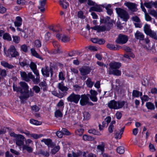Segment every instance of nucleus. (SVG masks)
<instances>
[{
    "label": "nucleus",
    "instance_id": "nucleus-27",
    "mask_svg": "<svg viewBox=\"0 0 157 157\" xmlns=\"http://www.w3.org/2000/svg\"><path fill=\"white\" fill-rule=\"evenodd\" d=\"M59 3L60 5L64 9H66L68 6V4L66 0H59Z\"/></svg>",
    "mask_w": 157,
    "mask_h": 157
},
{
    "label": "nucleus",
    "instance_id": "nucleus-24",
    "mask_svg": "<svg viewBox=\"0 0 157 157\" xmlns=\"http://www.w3.org/2000/svg\"><path fill=\"white\" fill-rule=\"evenodd\" d=\"M58 87L59 89L63 92L66 91L68 90L67 87L64 86V83L63 82L58 84Z\"/></svg>",
    "mask_w": 157,
    "mask_h": 157
},
{
    "label": "nucleus",
    "instance_id": "nucleus-3",
    "mask_svg": "<svg viewBox=\"0 0 157 157\" xmlns=\"http://www.w3.org/2000/svg\"><path fill=\"white\" fill-rule=\"evenodd\" d=\"M10 135L14 138L13 141L15 142L16 145L18 146H23L24 145V141L25 138L21 134H17L14 132H11Z\"/></svg>",
    "mask_w": 157,
    "mask_h": 157
},
{
    "label": "nucleus",
    "instance_id": "nucleus-61",
    "mask_svg": "<svg viewBox=\"0 0 157 157\" xmlns=\"http://www.w3.org/2000/svg\"><path fill=\"white\" fill-rule=\"evenodd\" d=\"M145 19L147 21H150L151 20L152 18L147 13L145 14Z\"/></svg>",
    "mask_w": 157,
    "mask_h": 157
},
{
    "label": "nucleus",
    "instance_id": "nucleus-48",
    "mask_svg": "<svg viewBox=\"0 0 157 157\" xmlns=\"http://www.w3.org/2000/svg\"><path fill=\"white\" fill-rule=\"evenodd\" d=\"M43 136L42 134H30V136L31 137H33L34 139H37Z\"/></svg>",
    "mask_w": 157,
    "mask_h": 157
},
{
    "label": "nucleus",
    "instance_id": "nucleus-33",
    "mask_svg": "<svg viewBox=\"0 0 157 157\" xmlns=\"http://www.w3.org/2000/svg\"><path fill=\"white\" fill-rule=\"evenodd\" d=\"M105 146V144L104 143L102 142L101 143V144L97 146V149L99 151L101 152V153L103 152L104 151V147Z\"/></svg>",
    "mask_w": 157,
    "mask_h": 157
},
{
    "label": "nucleus",
    "instance_id": "nucleus-57",
    "mask_svg": "<svg viewBox=\"0 0 157 157\" xmlns=\"http://www.w3.org/2000/svg\"><path fill=\"white\" fill-rule=\"evenodd\" d=\"M47 51V48L46 47H42L40 50V52L44 55L46 54V52Z\"/></svg>",
    "mask_w": 157,
    "mask_h": 157
},
{
    "label": "nucleus",
    "instance_id": "nucleus-59",
    "mask_svg": "<svg viewBox=\"0 0 157 157\" xmlns=\"http://www.w3.org/2000/svg\"><path fill=\"white\" fill-rule=\"evenodd\" d=\"M83 116L84 117V119L86 120L89 119L90 115L89 113L87 112H84L83 113Z\"/></svg>",
    "mask_w": 157,
    "mask_h": 157
},
{
    "label": "nucleus",
    "instance_id": "nucleus-58",
    "mask_svg": "<svg viewBox=\"0 0 157 157\" xmlns=\"http://www.w3.org/2000/svg\"><path fill=\"white\" fill-rule=\"evenodd\" d=\"M21 49L24 52H26L28 51L27 46L25 44H23L21 46Z\"/></svg>",
    "mask_w": 157,
    "mask_h": 157
},
{
    "label": "nucleus",
    "instance_id": "nucleus-38",
    "mask_svg": "<svg viewBox=\"0 0 157 157\" xmlns=\"http://www.w3.org/2000/svg\"><path fill=\"white\" fill-rule=\"evenodd\" d=\"M148 36L154 39L157 40V32H156L152 31Z\"/></svg>",
    "mask_w": 157,
    "mask_h": 157
},
{
    "label": "nucleus",
    "instance_id": "nucleus-55",
    "mask_svg": "<svg viewBox=\"0 0 157 157\" xmlns=\"http://www.w3.org/2000/svg\"><path fill=\"white\" fill-rule=\"evenodd\" d=\"M131 19L133 21L137 22H140V20L138 17L137 16H135L132 17Z\"/></svg>",
    "mask_w": 157,
    "mask_h": 157
},
{
    "label": "nucleus",
    "instance_id": "nucleus-36",
    "mask_svg": "<svg viewBox=\"0 0 157 157\" xmlns=\"http://www.w3.org/2000/svg\"><path fill=\"white\" fill-rule=\"evenodd\" d=\"M41 142H44L45 144L48 146L51 145L52 141L50 139H43L41 140Z\"/></svg>",
    "mask_w": 157,
    "mask_h": 157
},
{
    "label": "nucleus",
    "instance_id": "nucleus-43",
    "mask_svg": "<svg viewBox=\"0 0 157 157\" xmlns=\"http://www.w3.org/2000/svg\"><path fill=\"white\" fill-rule=\"evenodd\" d=\"M117 151L119 154H123L124 152V148L122 146L119 147L117 148Z\"/></svg>",
    "mask_w": 157,
    "mask_h": 157
},
{
    "label": "nucleus",
    "instance_id": "nucleus-37",
    "mask_svg": "<svg viewBox=\"0 0 157 157\" xmlns=\"http://www.w3.org/2000/svg\"><path fill=\"white\" fill-rule=\"evenodd\" d=\"M96 11L98 12H100L101 11V10L99 7L97 6H93L91 7L89 10V11Z\"/></svg>",
    "mask_w": 157,
    "mask_h": 157
},
{
    "label": "nucleus",
    "instance_id": "nucleus-21",
    "mask_svg": "<svg viewBox=\"0 0 157 157\" xmlns=\"http://www.w3.org/2000/svg\"><path fill=\"white\" fill-rule=\"evenodd\" d=\"M21 76L23 78L24 80L27 82L29 81V79H31L28 75V73L27 75L25 72L24 71H20Z\"/></svg>",
    "mask_w": 157,
    "mask_h": 157
},
{
    "label": "nucleus",
    "instance_id": "nucleus-1",
    "mask_svg": "<svg viewBox=\"0 0 157 157\" xmlns=\"http://www.w3.org/2000/svg\"><path fill=\"white\" fill-rule=\"evenodd\" d=\"M29 67L34 74L36 75V78L31 72L28 73V75L33 82L35 84H37L40 82V77L39 71L37 69L36 65L33 62H31Z\"/></svg>",
    "mask_w": 157,
    "mask_h": 157
},
{
    "label": "nucleus",
    "instance_id": "nucleus-5",
    "mask_svg": "<svg viewBox=\"0 0 157 157\" xmlns=\"http://www.w3.org/2000/svg\"><path fill=\"white\" fill-rule=\"evenodd\" d=\"M116 10L118 16L123 21H126L129 19V15L126 11L119 8H116Z\"/></svg>",
    "mask_w": 157,
    "mask_h": 157
},
{
    "label": "nucleus",
    "instance_id": "nucleus-15",
    "mask_svg": "<svg viewBox=\"0 0 157 157\" xmlns=\"http://www.w3.org/2000/svg\"><path fill=\"white\" fill-rule=\"evenodd\" d=\"M47 0H40L39 2L40 5L38 6L41 12H43L45 11L44 6L46 4Z\"/></svg>",
    "mask_w": 157,
    "mask_h": 157
},
{
    "label": "nucleus",
    "instance_id": "nucleus-31",
    "mask_svg": "<svg viewBox=\"0 0 157 157\" xmlns=\"http://www.w3.org/2000/svg\"><path fill=\"white\" fill-rule=\"evenodd\" d=\"M142 93L136 90H134L132 93V96L135 97H139L140 96H141Z\"/></svg>",
    "mask_w": 157,
    "mask_h": 157
},
{
    "label": "nucleus",
    "instance_id": "nucleus-28",
    "mask_svg": "<svg viewBox=\"0 0 157 157\" xmlns=\"http://www.w3.org/2000/svg\"><path fill=\"white\" fill-rule=\"evenodd\" d=\"M116 101L115 100H112L110 101L108 103V107L111 109H116Z\"/></svg>",
    "mask_w": 157,
    "mask_h": 157
},
{
    "label": "nucleus",
    "instance_id": "nucleus-11",
    "mask_svg": "<svg viewBox=\"0 0 157 157\" xmlns=\"http://www.w3.org/2000/svg\"><path fill=\"white\" fill-rule=\"evenodd\" d=\"M34 95V93L31 90L29 91H28V92L25 93L23 94H21V95L19 97L22 100L24 99H26L30 97H32Z\"/></svg>",
    "mask_w": 157,
    "mask_h": 157
},
{
    "label": "nucleus",
    "instance_id": "nucleus-12",
    "mask_svg": "<svg viewBox=\"0 0 157 157\" xmlns=\"http://www.w3.org/2000/svg\"><path fill=\"white\" fill-rule=\"evenodd\" d=\"M80 74L84 76L89 74L90 71V68L88 67H82L79 69Z\"/></svg>",
    "mask_w": 157,
    "mask_h": 157
},
{
    "label": "nucleus",
    "instance_id": "nucleus-62",
    "mask_svg": "<svg viewBox=\"0 0 157 157\" xmlns=\"http://www.w3.org/2000/svg\"><path fill=\"white\" fill-rule=\"evenodd\" d=\"M32 109L35 112H38L39 110V107L36 105H34L31 107Z\"/></svg>",
    "mask_w": 157,
    "mask_h": 157
},
{
    "label": "nucleus",
    "instance_id": "nucleus-39",
    "mask_svg": "<svg viewBox=\"0 0 157 157\" xmlns=\"http://www.w3.org/2000/svg\"><path fill=\"white\" fill-rule=\"evenodd\" d=\"M7 75L6 70L5 69H2L0 68V75L2 78H4Z\"/></svg>",
    "mask_w": 157,
    "mask_h": 157
},
{
    "label": "nucleus",
    "instance_id": "nucleus-25",
    "mask_svg": "<svg viewBox=\"0 0 157 157\" xmlns=\"http://www.w3.org/2000/svg\"><path fill=\"white\" fill-rule=\"evenodd\" d=\"M30 50L31 53L33 56L41 60L43 59V58L37 53L35 49L32 48Z\"/></svg>",
    "mask_w": 157,
    "mask_h": 157
},
{
    "label": "nucleus",
    "instance_id": "nucleus-32",
    "mask_svg": "<svg viewBox=\"0 0 157 157\" xmlns=\"http://www.w3.org/2000/svg\"><path fill=\"white\" fill-rule=\"evenodd\" d=\"M39 86L42 88L44 91L46 90L47 89V84L45 81H43L41 82L39 84Z\"/></svg>",
    "mask_w": 157,
    "mask_h": 157
},
{
    "label": "nucleus",
    "instance_id": "nucleus-13",
    "mask_svg": "<svg viewBox=\"0 0 157 157\" xmlns=\"http://www.w3.org/2000/svg\"><path fill=\"white\" fill-rule=\"evenodd\" d=\"M90 95L89 94L88 95L90 96V98L93 101L96 102L97 101V98L96 96L98 94L97 92L95 90H91L90 91Z\"/></svg>",
    "mask_w": 157,
    "mask_h": 157
},
{
    "label": "nucleus",
    "instance_id": "nucleus-16",
    "mask_svg": "<svg viewBox=\"0 0 157 157\" xmlns=\"http://www.w3.org/2000/svg\"><path fill=\"white\" fill-rule=\"evenodd\" d=\"M91 29L95 30H97L98 32L105 31L107 29L106 26H99L98 25L91 27Z\"/></svg>",
    "mask_w": 157,
    "mask_h": 157
},
{
    "label": "nucleus",
    "instance_id": "nucleus-63",
    "mask_svg": "<svg viewBox=\"0 0 157 157\" xmlns=\"http://www.w3.org/2000/svg\"><path fill=\"white\" fill-rule=\"evenodd\" d=\"M10 151L12 153L18 156L20 155V153L19 151H17L13 149H10Z\"/></svg>",
    "mask_w": 157,
    "mask_h": 157
},
{
    "label": "nucleus",
    "instance_id": "nucleus-47",
    "mask_svg": "<svg viewBox=\"0 0 157 157\" xmlns=\"http://www.w3.org/2000/svg\"><path fill=\"white\" fill-rule=\"evenodd\" d=\"M149 14L157 19V12L154 10H150Z\"/></svg>",
    "mask_w": 157,
    "mask_h": 157
},
{
    "label": "nucleus",
    "instance_id": "nucleus-42",
    "mask_svg": "<svg viewBox=\"0 0 157 157\" xmlns=\"http://www.w3.org/2000/svg\"><path fill=\"white\" fill-rule=\"evenodd\" d=\"M34 46L36 48H39L40 47L41 45V41L39 40H35L34 43Z\"/></svg>",
    "mask_w": 157,
    "mask_h": 157
},
{
    "label": "nucleus",
    "instance_id": "nucleus-40",
    "mask_svg": "<svg viewBox=\"0 0 157 157\" xmlns=\"http://www.w3.org/2000/svg\"><path fill=\"white\" fill-rule=\"evenodd\" d=\"M13 41L15 44H18L20 40V37L17 36H12Z\"/></svg>",
    "mask_w": 157,
    "mask_h": 157
},
{
    "label": "nucleus",
    "instance_id": "nucleus-46",
    "mask_svg": "<svg viewBox=\"0 0 157 157\" xmlns=\"http://www.w3.org/2000/svg\"><path fill=\"white\" fill-rule=\"evenodd\" d=\"M82 138L83 140L85 141H91L93 140V138L91 136L86 135H84Z\"/></svg>",
    "mask_w": 157,
    "mask_h": 157
},
{
    "label": "nucleus",
    "instance_id": "nucleus-8",
    "mask_svg": "<svg viewBox=\"0 0 157 157\" xmlns=\"http://www.w3.org/2000/svg\"><path fill=\"white\" fill-rule=\"evenodd\" d=\"M128 40V36L120 34L116 40L117 43L121 44H125Z\"/></svg>",
    "mask_w": 157,
    "mask_h": 157
},
{
    "label": "nucleus",
    "instance_id": "nucleus-53",
    "mask_svg": "<svg viewBox=\"0 0 157 157\" xmlns=\"http://www.w3.org/2000/svg\"><path fill=\"white\" fill-rule=\"evenodd\" d=\"M39 153L40 154L47 157L49 155V153L47 151H44L42 150H40V151Z\"/></svg>",
    "mask_w": 157,
    "mask_h": 157
},
{
    "label": "nucleus",
    "instance_id": "nucleus-4",
    "mask_svg": "<svg viewBox=\"0 0 157 157\" xmlns=\"http://www.w3.org/2000/svg\"><path fill=\"white\" fill-rule=\"evenodd\" d=\"M20 87H15L13 86V89L14 90L19 92L22 94L28 92L29 86L25 82H21L20 83Z\"/></svg>",
    "mask_w": 157,
    "mask_h": 157
},
{
    "label": "nucleus",
    "instance_id": "nucleus-56",
    "mask_svg": "<svg viewBox=\"0 0 157 157\" xmlns=\"http://www.w3.org/2000/svg\"><path fill=\"white\" fill-rule=\"evenodd\" d=\"M88 132L90 133H92L94 135H98L99 132L94 129H90L88 131Z\"/></svg>",
    "mask_w": 157,
    "mask_h": 157
},
{
    "label": "nucleus",
    "instance_id": "nucleus-34",
    "mask_svg": "<svg viewBox=\"0 0 157 157\" xmlns=\"http://www.w3.org/2000/svg\"><path fill=\"white\" fill-rule=\"evenodd\" d=\"M22 150H26L29 153H31L33 151V149L31 147L29 146L28 145L25 144L23 146Z\"/></svg>",
    "mask_w": 157,
    "mask_h": 157
},
{
    "label": "nucleus",
    "instance_id": "nucleus-26",
    "mask_svg": "<svg viewBox=\"0 0 157 157\" xmlns=\"http://www.w3.org/2000/svg\"><path fill=\"white\" fill-rule=\"evenodd\" d=\"M144 28L145 33L148 35L152 31L150 29V25L147 24H146L145 25Z\"/></svg>",
    "mask_w": 157,
    "mask_h": 157
},
{
    "label": "nucleus",
    "instance_id": "nucleus-22",
    "mask_svg": "<svg viewBox=\"0 0 157 157\" xmlns=\"http://www.w3.org/2000/svg\"><path fill=\"white\" fill-rule=\"evenodd\" d=\"M106 47L109 49L113 50H118L120 47V46L117 45H115L113 44H108L106 45Z\"/></svg>",
    "mask_w": 157,
    "mask_h": 157
},
{
    "label": "nucleus",
    "instance_id": "nucleus-30",
    "mask_svg": "<svg viewBox=\"0 0 157 157\" xmlns=\"http://www.w3.org/2000/svg\"><path fill=\"white\" fill-rule=\"evenodd\" d=\"M125 104V102L123 101H116V109L121 108H122Z\"/></svg>",
    "mask_w": 157,
    "mask_h": 157
},
{
    "label": "nucleus",
    "instance_id": "nucleus-23",
    "mask_svg": "<svg viewBox=\"0 0 157 157\" xmlns=\"http://www.w3.org/2000/svg\"><path fill=\"white\" fill-rule=\"evenodd\" d=\"M123 49L126 52H128V53H129L130 57L132 58H134L135 57L134 55L131 52L132 49L130 48L128 46H124L123 47Z\"/></svg>",
    "mask_w": 157,
    "mask_h": 157
},
{
    "label": "nucleus",
    "instance_id": "nucleus-7",
    "mask_svg": "<svg viewBox=\"0 0 157 157\" xmlns=\"http://www.w3.org/2000/svg\"><path fill=\"white\" fill-rule=\"evenodd\" d=\"M80 96L78 94H75L74 93L71 94L67 98L68 101L77 104L78 103L80 99Z\"/></svg>",
    "mask_w": 157,
    "mask_h": 157
},
{
    "label": "nucleus",
    "instance_id": "nucleus-17",
    "mask_svg": "<svg viewBox=\"0 0 157 157\" xmlns=\"http://www.w3.org/2000/svg\"><path fill=\"white\" fill-rule=\"evenodd\" d=\"M91 41L94 43H97L99 44H102L105 43V40L103 39H98L97 38H92Z\"/></svg>",
    "mask_w": 157,
    "mask_h": 157
},
{
    "label": "nucleus",
    "instance_id": "nucleus-10",
    "mask_svg": "<svg viewBox=\"0 0 157 157\" xmlns=\"http://www.w3.org/2000/svg\"><path fill=\"white\" fill-rule=\"evenodd\" d=\"M124 4L132 12L136 11L137 10L136 8L137 5L134 3L130 2H126Z\"/></svg>",
    "mask_w": 157,
    "mask_h": 157
},
{
    "label": "nucleus",
    "instance_id": "nucleus-14",
    "mask_svg": "<svg viewBox=\"0 0 157 157\" xmlns=\"http://www.w3.org/2000/svg\"><path fill=\"white\" fill-rule=\"evenodd\" d=\"M81 99L80 101V104L82 105H86L88 102L89 98L85 95H82L81 96Z\"/></svg>",
    "mask_w": 157,
    "mask_h": 157
},
{
    "label": "nucleus",
    "instance_id": "nucleus-35",
    "mask_svg": "<svg viewBox=\"0 0 157 157\" xmlns=\"http://www.w3.org/2000/svg\"><path fill=\"white\" fill-rule=\"evenodd\" d=\"M94 82L91 81L90 78H88L86 82V84L87 86L90 87L91 88L94 84Z\"/></svg>",
    "mask_w": 157,
    "mask_h": 157
},
{
    "label": "nucleus",
    "instance_id": "nucleus-29",
    "mask_svg": "<svg viewBox=\"0 0 157 157\" xmlns=\"http://www.w3.org/2000/svg\"><path fill=\"white\" fill-rule=\"evenodd\" d=\"M70 40V37L66 35L63 34L62 36L61 41L63 42L66 43L69 42Z\"/></svg>",
    "mask_w": 157,
    "mask_h": 157
},
{
    "label": "nucleus",
    "instance_id": "nucleus-18",
    "mask_svg": "<svg viewBox=\"0 0 157 157\" xmlns=\"http://www.w3.org/2000/svg\"><path fill=\"white\" fill-rule=\"evenodd\" d=\"M135 36L136 39L139 40H144V34L139 31H136L135 34Z\"/></svg>",
    "mask_w": 157,
    "mask_h": 157
},
{
    "label": "nucleus",
    "instance_id": "nucleus-44",
    "mask_svg": "<svg viewBox=\"0 0 157 157\" xmlns=\"http://www.w3.org/2000/svg\"><path fill=\"white\" fill-rule=\"evenodd\" d=\"M3 38L5 40H6L8 41H11L12 40L11 37L10 35L7 33H6L3 34Z\"/></svg>",
    "mask_w": 157,
    "mask_h": 157
},
{
    "label": "nucleus",
    "instance_id": "nucleus-52",
    "mask_svg": "<svg viewBox=\"0 0 157 157\" xmlns=\"http://www.w3.org/2000/svg\"><path fill=\"white\" fill-rule=\"evenodd\" d=\"M78 17L81 19H84L85 18V16L83 15V12L81 11L78 12Z\"/></svg>",
    "mask_w": 157,
    "mask_h": 157
},
{
    "label": "nucleus",
    "instance_id": "nucleus-9",
    "mask_svg": "<svg viewBox=\"0 0 157 157\" xmlns=\"http://www.w3.org/2000/svg\"><path fill=\"white\" fill-rule=\"evenodd\" d=\"M7 52L8 54L11 55V57H16L19 55L18 52L13 45H11L8 49Z\"/></svg>",
    "mask_w": 157,
    "mask_h": 157
},
{
    "label": "nucleus",
    "instance_id": "nucleus-6",
    "mask_svg": "<svg viewBox=\"0 0 157 157\" xmlns=\"http://www.w3.org/2000/svg\"><path fill=\"white\" fill-rule=\"evenodd\" d=\"M41 71L42 75L46 77H48L49 76V72L51 73V76L52 77L53 74V69L51 67L45 66L44 67L42 68Z\"/></svg>",
    "mask_w": 157,
    "mask_h": 157
},
{
    "label": "nucleus",
    "instance_id": "nucleus-51",
    "mask_svg": "<svg viewBox=\"0 0 157 157\" xmlns=\"http://www.w3.org/2000/svg\"><path fill=\"white\" fill-rule=\"evenodd\" d=\"M33 89L36 93H38L40 91V88L37 86H34L33 88Z\"/></svg>",
    "mask_w": 157,
    "mask_h": 157
},
{
    "label": "nucleus",
    "instance_id": "nucleus-19",
    "mask_svg": "<svg viewBox=\"0 0 157 157\" xmlns=\"http://www.w3.org/2000/svg\"><path fill=\"white\" fill-rule=\"evenodd\" d=\"M1 65L4 67L8 68L9 69H12L14 68V66L9 63L5 61H2L1 62Z\"/></svg>",
    "mask_w": 157,
    "mask_h": 157
},
{
    "label": "nucleus",
    "instance_id": "nucleus-50",
    "mask_svg": "<svg viewBox=\"0 0 157 157\" xmlns=\"http://www.w3.org/2000/svg\"><path fill=\"white\" fill-rule=\"evenodd\" d=\"M30 122L32 124L36 125H40L41 124V122L39 121L34 119H31L30 120Z\"/></svg>",
    "mask_w": 157,
    "mask_h": 157
},
{
    "label": "nucleus",
    "instance_id": "nucleus-20",
    "mask_svg": "<svg viewBox=\"0 0 157 157\" xmlns=\"http://www.w3.org/2000/svg\"><path fill=\"white\" fill-rule=\"evenodd\" d=\"M124 127H123L122 128L120 131V132H119L117 130L115 131V138L116 139H120L121 138V136L122 134L123 133V132L124 131Z\"/></svg>",
    "mask_w": 157,
    "mask_h": 157
},
{
    "label": "nucleus",
    "instance_id": "nucleus-64",
    "mask_svg": "<svg viewBox=\"0 0 157 157\" xmlns=\"http://www.w3.org/2000/svg\"><path fill=\"white\" fill-rule=\"evenodd\" d=\"M61 131L62 132L63 134L66 135H68L70 134V133L68 130L65 128H62Z\"/></svg>",
    "mask_w": 157,
    "mask_h": 157
},
{
    "label": "nucleus",
    "instance_id": "nucleus-45",
    "mask_svg": "<svg viewBox=\"0 0 157 157\" xmlns=\"http://www.w3.org/2000/svg\"><path fill=\"white\" fill-rule=\"evenodd\" d=\"M55 117H62L63 116L61 111L59 109L57 110L55 113Z\"/></svg>",
    "mask_w": 157,
    "mask_h": 157
},
{
    "label": "nucleus",
    "instance_id": "nucleus-2",
    "mask_svg": "<svg viewBox=\"0 0 157 157\" xmlns=\"http://www.w3.org/2000/svg\"><path fill=\"white\" fill-rule=\"evenodd\" d=\"M109 74L117 76L121 75V71L118 70L121 66V63L118 62H111L109 64Z\"/></svg>",
    "mask_w": 157,
    "mask_h": 157
},
{
    "label": "nucleus",
    "instance_id": "nucleus-49",
    "mask_svg": "<svg viewBox=\"0 0 157 157\" xmlns=\"http://www.w3.org/2000/svg\"><path fill=\"white\" fill-rule=\"evenodd\" d=\"M60 147L59 146L54 147L52 150V153L53 154H55L58 151Z\"/></svg>",
    "mask_w": 157,
    "mask_h": 157
},
{
    "label": "nucleus",
    "instance_id": "nucleus-54",
    "mask_svg": "<svg viewBox=\"0 0 157 157\" xmlns=\"http://www.w3.org/2000/svg\"><path fill=\"white\" fill-rule=\"evenodd\" d=\"M144 5L146 7L149 9L151 8L152 6V2H145L144 3Z\"/></svg>",
    "mask_w": 157,
    "mask_h": 157
},
{
    "label": "nucleus",
    "instance_id": "nucleus-60",
    "mask_svg": "<svg viewBox=\"0 0 157 157\" xmlns=\"http://www.w3.org/2000/svg\"><path fill=\"white\" fill-rule=\"evenodd\" d=\"M141 99L142 101H147L149 100L150 98L149 97L146 95H144L142 97H141Z\"/></svg>",
    "mask_w": 157,
    "mask_h": 157
},
{
    "label": "nucleus",
    "instance_id": "nucleus-41",
    "mask_svg": "<svg viewBox=\"0 0 157 157\" xmlns=\"http://www.w3.org/2000/svg\"><path fill=\"white\" fill-rule=\"evenodd\" d=\"M147 108L150 109H155L154 105L151 102H147L146 104Z\"/></svg>",
    "mask_w": 157,
    "mask_h": 157
}]
</instances>
